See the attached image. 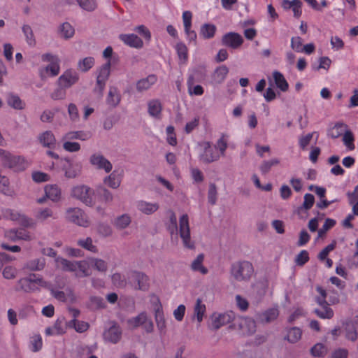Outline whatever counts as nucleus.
<instances>
[{
  "instance_id": "nucleus-1",
  "label": "nucleus",
  "mask_w": 358,
  "mask_h": 358,
  "mask_svg": "<svg viewBox=\"0 0 358 358\" xmlns=\"http://www.w3.org/2000/svg\"><path fill=\"white\" fill-rule=\"evenodd\" d=\"M55 262L58 268L65 271L73 272L78 278L90 276L92 274L90 258L71 262L62 257H57Z\"/></svg>"
},
{
  "instance_id": "nucleus-2",
  "label": "nucleus",
  "mask_w": 358,
  "mask_h": 358,
  "mask_svg": "<svg viewBox=\"0 0 358 358\" xmlns=\"http://www.w3.org/2000/svg\"><path fill=\"white\" fill-rule=\"evenodd\" d=\"M43 62H48V64L39 67L38 73L41 80L48 78H54L60 72V59L56 55L52 53H44L41 57Z\"/></svg>"
},
{
  "instance_id": "nucleus-3",
  "label": "nucleus",
  "mask_w": 358,
  "mask_h": 358,
  "mask_svg": "<svg viewBox=\"0 0 358 358\" xmlns=\"http://www.w3.org/2000/svg\"><path fill=\"white\" fill-rule=\"evenodd\" d=\"M20 289L25 292H34L41 288L49 289L50 284L40 275L31 273L20 278L17 282Z\"/></svg>"
},
{
  "instance_id": "nucleus-4",
  "label": "nucleus",
  "mask_w": 358,
  "mask_h": 358,
  "mask_svg": "<svg viewBox=\"0 0 358 358\" xmlns=\"http://www.w3.org/2000/svg\"><path fill=\"white\" fill-rule=\"evenodd\" d=\"M0 159L3 167L14 171H22L28 166V163L23 157L13 155L3 149H0Z\"/></svg>"
},
{
  "instance_id": "nucleus-5",
  "label": "nucleus",
  "mask_w": 358,
  "mask_h": 358,
  "mask_svg": "<svg viewBox=\"0 0 358 358\" xmlns=\"http://www.w3.org/2000/svg\"><path fill=\"white\" fill-rule=\"evenodd\" d=\"M230 273L236 281H248L254 273V268L248 261H239L232 264Z\"/></svg>"
},
{
  "instance_id": "nucleus-6",
  "label": "nucleus",
  "mask_w": 358,
  "mask_h": 358,
  "mask_svg": "<svg viewBox=\"0 0 358 358\" xmlns=\"http://www.w3.org/2000/svg\"><path fill=\"white\" fill-rule=\"evenodd\" d=\"M71 196L87 206L92 207L96 204L95 191L86 185L73 186L71 191Z\"/></svg>"
},
{
  "instance_id": "nucleus-7",
  "label": "nucleus",
  "mask_w": 358,
  "mask_h": 358,
  "mask_svg": "<svg viewBox=\"0 0 358 358\" xmlns=\"http://www.w3.org/2000/svg\"><path fill=\"white\" fill-rule=\"evenodd\" d=\"M111 62L108 60L104 64L97 69L96 85L94 92L101 96L105 89L106 82L110 74Z\"/></svg>"
},
{
  "instance_id": "nucleus-8",
  "label": "nucleus",
  "mask_w": 358,
  "mask_h": 358,
  "mask_svg": "<svg viewBox=\"0 0 358 358\" xmlns=\"http://www.w3.org/2000/svg\"><path fill=\"white\" fill-rule=\"evenodd\" d=\"M316 290L320 294L316 297V302L322 307V309H315V314L322 319H330L334 316L333 310L329 306L327 299L326 290L320 286H317Z\"/></svg>"
},
{
  "instance_id": "nucleus-9",
  "label": "nucleus",
  "mask_w": 358,
  "mask_h": 358,
  "mask_svg": "<svg viewBox=\"0 0 358 358\" xmlns=\"http://www.w3.org/2000/svg\"><path fill=\"white\" fill-rule=\"evenodd\" d=\"M66 219L75 224L88 227L90 221L87 215L80 208H69L66 211Z\"/></svg>"
},
{
  "instance_id": "nucleus-10",
  "label": "nucleus",
  "mask_w": 358,
  "mask_h": 358,
  "mask_svg": "<svg viewBox=\"0 0 358 358\" xmlns=\"http://www.w3.org/2000/svg\"><path fill=\"white\" fill-rule=\"evenodd\" d=\"M199 147L201 150L199 159L203 163L209 164L220 159V154L210 142H202L199 144Z\"/></svg>"
},
{
  "instance_id": "nucleus-11",
  "label": "nucleus",
  "mask_w": 358,
  "mask_h": 358,
  "mask_svg": "<svg viewBox=\"0 0 358 358\" xmlns=\"http://www.w3.org/2000/svg\"><path fill=\"white\" fill-rule=\"evenodd\" d=\"M1 212L3 217L17 222V223L22 227L31 228L35 227L36 225L35 222L32 219L15 210L6 208L2 210Z\"/></svg>"
},
{
  "instance_id": "nucleus-12",
  "label": "nucleus",
  "mask_w": 358,
  "mask_h": 358,
  "mask_svg": "<svg viewBox=\"0 0 358 358\" xmlns=\"http://www.w3.org/2000/svg\"><path fill=\"white\" fill-rule=\"evenodd\" d=\"M179 234L184 246L187 248H193L194 243L191 241L189 217L187 214H184L180 217Z\"/></svg>"
},
{
  "instance_id": "nucleus-13",
  "label": "nucleus",
  "mask_w": 358,
  "mask_h": 358,
  "mask_svg": "<svg viewBox=\"0 0 358 358\" xmlns=\"http://www.w3.org/2000/svg\"><path fill=\"white\" fill-rule=\"evenodd\" d=\"M89 162L92 167L97 170H103L106 173H110L113 169L110 162L99 152L92 154Z\"/></svg>"
},
{
  "instance_id": "nucleus-14",
  "label": "nucleus",
  "mask_w": 358,
  "mask_h": 358,
  "mask_svg": "<svg viewBox=\"0 0 358 358\" xmlns=\"http://www.w3.org/2000/svg\"><path fill=\"white\" fill-rule=\"evenodd\" d=\"M127 324L129 328L135 329L142 326L147 332H151L153 330V323L148 317L145 312H142L137 316L131 317L127 320Z\"/></svg>"
},
{
  "instance_id": "nucleus-15",
  "label": "nucleus",
  "mask_w": 358,
  "mask_h": 358,
  "mask_svg": "<svg viewBox=\"0 0 358 358\" xmlns=\"http://www.w3.org/2000/svg\"><path fill=\"white\" fill-rule=\"evenodd\" d=\"M78 73L72 69H66L58 78L57 83L58 86L68 89L76 85L79 80Z\"/></svg>"
},
{
  "instance_id": "nucleus-16",
  "label": "nucleus",
  "mask_w": 358,
  "mask_h": 358,
  "mask_svg": "<svg viewBox=\"0 0 358 358\" xmlns=\"http://www.w3.org/2000/svg\"><path fill=\"white\" fill-rule=\"evenodd\" d=\"M234 327H238L243 335H251L256 331L255 321L247 317H239L236 319Z\"/></svg>"
},
{
  "instance_id": "nucleus-17",
  "label": "nucleus",
  "mask_w": 358,
  "mask_h": 358,
  "mask_svg": "<svg viewBox=\"0 0 358 358\" xmlns=\"http://www.w3.org/2000/svg\"><path fill=\"white\" fill-rule=\"evenodd\" d=\"M132 285L136 289L147 291L150 287L149 277L144 273L134 271L130 275Z\"/></svg>"
},
{
  "instance_id": "nucleus-18",
  "label": "nucleus",
  "mask_w": 358,
  "mask_h": 358,
  "mask_svg": "<svg viewBox=\"0 0 358 358\" xmlns=\"http://www.w3.org/2000/svg\"><path fill=\"white\" fill-rule=\"evenodd\" d=\"M235 320V313L232 311L223 313H215L211 316V324L214 329H218L221 327L229 324Z\"/></svg>"
},
{
  "instance_id": "nucleus-19",
  "label": "nucleus",
  "mask_w": 358,
  "mask_h": 358,
  "mask_svg": "<svg viewBox=\"0 0 358 358\" xmlns=\"http://www.w3.org/2000/svg\"><path fill=\"white\" fill-rule=\"evenodd\" d=\"M62 171L64 176L69 179L75 178L81 173V166L78 163H74L69 159H64L62 164Z\"/></svg>"
},
{
  "instance_id": "nucleus-20",
  "label": "nucleus",
  "mask_w": 358,
  "mask_h": 358,
  "mask_svg": "<svg viewBox=\"0 0 358 358\" xmlns=\"http://www.w3.org/2000/svg\"><path fill=\"white\" fill-rule=\"evenodd\" d=\"M243 43V38L238 33L229 32L224 34L222 39V45L228 46L233 49L239 48Z\"/></svg>"
},
{
  "instance_id": "nucleus-21",
  "label": "nucleus",
  "mask_w": 358,
  "mask_h": 358,
  "mask_svg": "<svg viewBox=\"0 0 358 358\" xmlns=\"http://www.w3.org/2000/svg\"><path fill=\"white\" fill-rule=\"evenodd\" d=\"M136 207L141 213L150 215L158 210L159 205L157 202H149L145 200H138L136 202Z\"/></svg>"
},
{
  "instance_id": "nucleus-22",
  "label": "nucleus",
  "mask_w": 358,
  "mask_h": 358,
  "mask_svg": "<svg viewBox=\"0 0 358 358\" xmlns=\"http://www.w3.org/2000/svg\"><path fill=\"white\" fill-rule=\"evenodd\" d=\"M119 38L125 45L129 47L139 49L143 46L142 39L134 34H120Z\"/></svg>"
},
{
  "instance_id": "nucleus-23",
  "label": "nucleus",
  "mask_w": 358,
  "mask_h": 358,
  "mask_svg": "<svg viewBox=\"0 0 358 358\" xmlns=\"http://www.w3.org/2000/svg\"><path fill=\"white\" fill-rule=\"evenodd\" d=\"M285 333L284 339L292 344L299 342L302 336V330L296 327L286 328Z\"/></svg>"
},
{
  "instance_id": "nucleus-24",
  "label": "nucleus",
  "mask_w": 358,
  "mask_h": 358,
  "mask_svg": "<svg viewBox=\"0 0 358 358\" xmlns=\"http://www.w3.org/2000/svg\"><path fill=\"white\" fill-rule=\"evenodd\" d=\"M45 266V259L43 257L29 259L23 266L24 270L29 271H41Z\"/></svg>"
},
{
  "instance_id": "nucleus-25",
  "label": "nucleus",
  "mask_w": 358,
  "mask_h": 358,
  "mask_svg": "<svg viewBox=\"0 0 358 358\" xmlns=\"http://www.w3.org/2000/svg\"><path fill=\"white\" fill-rule=\"evenodd\" d=\"M45 196L52 202H58L62 197L61 189L57 185H47L44 188Z\"/></svg>"
},
{
  "instance_id": "nucleus-26",
  "label": "nucleus",
  "mask_w": 358,
  "mask_h": 358,
  "mask_svg": "<svg viewBox=\"0 0 358 358\" xmlns=\"http://www.w3.org/2000/svg\"><path fill=\"white\" fill-rule=\"evenodd\" d=\"M157 78L154 74H150L146 78L139 80L136 85L138 92H142L149 90L154 84L156 83Z\"/></svg>"
},
{
  "instance_id": "nucleus-27",
  "label": "nucleus",
  "mask_w": 358,
  "mask_h": 358,
  "mask_svg": "<svg viewBox=\"0 0 358 358\" xmlns=\"http://www.w3.org/2000/svg\"><path fill=\"white\" fill-rule=\"evenodd\" d=\"M122 331L120 327L116 324L111 326L104 332V338L113 343H117L121 338Z\"/></svg>"
},
{
  "instance_id": "nucleus-28",
  "label": "nucleus",
  "mask_w": 358,
  "mask_h": 358,
  "mask_svg": "<svg viewBox=\"0 0 358 358\" xmlns=\"http://www.w3.org/2000/svg\"><path fill=\"white\" fill-rule=\"evenodd\" d=\"M162 103L157 99H153L148 103V112L149 115L156 119L162 118Z\"/></svg>"
},
{
  "instance_id": "nucleus-29",
  "label": "nucleus",
  "mask_w": 358,
  "mask_h": 358,
  "mask_svg": "<svg viewBox=\"0 0 358 358\" xmlns=\"http://www.w3.org/2000/svg\"><path fill=\"white\" fill-rule=\"evenodd\" d=\"M204 255L199 254L197 257L192 261L190 268L194 272H198L202 275H206L208 273V269L203 265L204 262Z\"/></svg>"
},
{
  "instance_id": "nucleus-30",
  "label": "nucleus",
  "mask_w": 358,
  "mask_h": 358,
  "mask_svg": "<svg viewBox=\"0 0 358 358\" xmlns=\"http://www.w3.org/2000/svg\"><path fill=\"white\" fill-rule=\"evenodd\" d=\"M194 317L199 323H201L206 315V306L203 300L200 298L196 299L194 306Z\"/></svg>"
},
{
  "instance_id": "nucleus-31",
  "label": "nucleus",
  "mask_w": 358,
  "mask_h": 358,
  "mask_svg": "<svg viewBox=\"0 0 358 358\" xmlns=\"http://www.w3.org/2000/svg\"><path fill=\"white\" fill-rule=\"evenodd\" d=\"M279 315L277 308H271L264 312L257 315V320L263 323H268L275 320Z\"/></svg>"
},
{
  "instance_id": "nucleus-32",
  "label": "nucleus",
  "mask_w": 358,
  "mask_h": 358,
  "mask_svg": "<svg viewBox=\"0 0 358 358\" xmlns=\"http://www.w3.org/2000/svg\"><path fill=\"white\" fill-rule=\"evenodd\" d=\"M131 223V217L128 213L117 216L113 221V226L118 230L127 228Z\"/></svg>"
},
{
  "instance_id": "nucleus-33",
  "label": "nucleus",
  "mask_w": 358,
  "mask_h": 358,
  "mask_svg": "<svg viewBox=\"0 0 358 358\" xmlns=\"http://www.w3.org/2000/svg\"><path fill=\"white\" fill-rule=\"evenodd\" d=\"M92 136V134L89 131H69L65 134L62 138V140H75L78 139L80 141H87Z\"/></svg>"
},
{
  "instance_id": "nucleus-34",
  "label": "nucleus",
  "mask_w": 358,
  "mask_h": 358,
  "mask_svg": "<svg viewBox=\"0 0 358 358\" xmlns=\"http://www.w3.org/2000/svg\"><path fill=\"white\" fill-rule=\"evenodd\" d=\"M39 142L44 146L52 148L56 144V139L54 134L51 131H45L38 136Z\"/></svg>"
},
{
  "instance_id": "nucleus-35",
  "label": "nucleus",
  "mask_w": 358,
  "mask_h": 358,
  "mask_svg": "<svg viewBox=\"0 0 358 358\" xmlns=\"http://www.w3.org/2000/svg\"><path fill=\"white\" fill-rule=\"evenodd\" d=\"M6 101L8 105L15 110H23L26 106L25 102L17 94L13 93L8 94Z\"/></svg>"
},
{
  "instance_id": "nucleus-36",
  "label": "nucleus",
  "mask_w": 358,
  "mask_h": 358,
  "mask_svg": "<svg viewBox=\"0 0 358 358\" xmlns=\"http://www.w3.org/2000/svg\"><path fill=\"white\" fill-rule=\"evenodd\" d=\"M272 75L276 87L282 92H287L289 89V84L283 74L280 71H275Z\"/></svg>"
},
{
  "instance_id": "nucleus-37",
  "label": "nucleus",
  "mask_w": 358,
  "mask_h": 358,
  "mask_svg": "<svg viewBox=\"0 0 358 358\" xmlns=\"http://www.w3.org/2000/svg\"><path fill=\"white\" fill-rule=\"evenodd\" d=\"M103 183L110 188L117 189L121 184V177L114 171L109 176L104 178Z\"/></svg>"
},
{
  "instance_id": "nucleus-38",
  "label": "nucleus",
  "mask_w": 358,
  "mask_h": 358,
  "mask_svg": "<svg viewBox=\"0 0 358 358\" xmlns=\"http://www.w3.org/2000/svg\"><path fill=\"white\" fill-rule=\"evenodd\" d=\"M120 101V94L116 87H111L109 89L108 94L106 98V103L112 107L117 106Z\"/></svg>"
},
{
  "instance_id": "nucleus-39",
  "label": "nucleus",
  "mask_w": 358,
  "mask_h": 358,
  "mask_svg": "<svg viewBox=\"0 0 358 358\" xmlns=\"http://www.w3.org/2000/svg\"><path fill=\"white\" fill-rule=\"evenodd\" d=\"M228 73L229 69L226 66L222 65L217 67L213 74V82L217 84L222 83L225 80Z\"/></svg>"
},
{
  "instance_id": "nucleus-40",
  "label": "nucleus",
  "mask_w": 358,
  "mask_h": 358,
  "mask_svg": "<svg viewBox=\"0 0 358 358\" xmlns=\"http://www.w3.org/2000/svg\"><path fill=\"white\" fill-rule=\"evenodd\" d=\"M342 141L345 146L347 150L352 151L355 149V137L352 132L350 129L345 130L342 136Z\"/></svg>"
},
{
  "instance_id": "nucleus-41",
  "label": "nucleus",
  "mask_w": 358,
  "mask_h": 358,
  "mask_svg": "<svg viewBox=\"0 0 358 358\" xmlns=\"http://www.w3.org/2000/svg\"><path fill=\"white\" fill-rule=\"evenodd\" d=\"M59 34L62 38L69 39L74 36L75 29L69 22H64L59 27Z\"/></svg>"
},
{
  "instance_id": "nucleus-42",
  "label": "nucleus",
  "mask_w": 358,
  "mask_h": 358,
  "mask_svg": "<svg viewBox=\"0 0 358 358\" xmlns=\"http://www.w3.org/2000/svg\"><path fill=\"white\" fill-rule=\"evenodd\" d=\"M216 30L215 24L206 23L201 27L200 34L205 39L212 38L215 36Z\"/></svg>"
},
{
  "instance_id": "nucleus-43",
  "label": "nucleus",
  "mask_w": 358,
  "mask_h": 358,
  "mask_svg": "<svg viewBox=\"0 0 358 358\" xmlns=\"http://www.w3.org/2000/svg\"><path fill=\"white\" fill-rule=\"evenodd\" d=\"M280 163V159L276 157L264 160L259 166V170L262 174H266L271 171L272 167L279 165Z\"/></svg>"
},
{
  "instance_id": "nucleus-44",
  "label": "nucleus",
  "mask_w": 358,
  "mask_h": 358,
  "mask_svg": "<svg viewBox=\"0 0 358 358\" xmlns=\"http://www.w3.org/2000/svg\"><path fill=\"white\" fill-rule=\"evenodd\" d=\"M35 217L36 220L40 222H44L50 218H56L52 210L49 208H42L38 209Z\"/></svg>"
},
{
  "instance_id": "nucleus-45",
  "label": "nucleus",
  "mask_w": 358,
  "mask_h": 358,
  "mask_svg": "<svg viewBox=\"0 0 358 358\" xmlns=\"http://www.w3.org/2000/svg\"><path fill=\"white\" fill-rule=\"evenodd\" d=\"M22 31L25 37L27 43L31 47L35 46L36 41L31 26L29 24H24L22 27Z\"/></svg>"
},
{
  "instance_id": "nucleus-46",
  "label": "nucleus",
  "mask_w": 358,
  "mask_h": 358,
  "mask_svg": "<svg viewBox=\"0 0 358 358\" xmlns=\"http://www.w3.org/2000/svg\"><path fill=\"white\" fill-rule=\"evenodd\" d=\"M95 64L93 57H87L80 59L78 62V69L82 72H87L91 69Z\"/></svg>"
},
{
  "instance_id": "nucleus-47",
  "label": "nucleus",
  "mask_w": 358,
  "mask_h": 358,
  "mask_svg": "<svg viewBox=\"0 0 358 358\" xmlns=\"http://www.w3.org/2000/svg\"><path fill=\"white\" fill-rule=\"evenodd\" d=\"M155 322L157 327L161 334H165L166 332V322L163 311L159 310L155 313Z\"/></svg>"
},
{
  "instance_id": "nucleus-48",
  "label": "nucleus",
  "mask_w": 358,
  "mask_h": 358,
  "mask_svg": "<svg viewBox=\"0 0 358 358\" xmlns=\"http://www.w3.org/2000/svg\"><path fill=\"white\" fill-rule=\"evenodd\" d=\"M180 62L186 63L188 59V49L183 42H178L175 46Z\"/></svg>"
},
{
  "instance_id": "nucleus-49",
  "label": "nucleus",
  "mask_w": 358,
  "mask_h": 358,
  "mask_svg": "<svg viewBox=\"0 0 358 358\" xmlns=\"http://www.w3.org/2000/svg\"><path fill=\"white\" fill-rule=\"evenodd\" d=\"M92 268L100 273H106L108 270V263L100 258L90 257Z\"/></svg>"
},
{
  "instance_id": "nucleus-50",
  "label": "nucleus",
  "mask_w": 358,
  "mask_h": 358,
  "mask_svg": "<svg viewBox=\"0 0 358 358\" xmlns=\"http://www.w3.org/2000/svg\"><path fill=\"white\" fill-rule=\"evenodd\" d=\"M216 150L220 154V157L225 156L226 150L228 148V138L225 135H222L214 145Z\"/></svg>"
},
{
  "instance_id": "nucleus-51",
  "label": "nucleus",
  "mask_w": 358,
  "mask_h": 358,
  "mask_svg": "<svg viewBox=\"0 0 358 358\" xmlns=\"http://www.w3.org/2000/svg\"><path fill=\"white\" fill-rule=\"evenodd\" d=\"M266 292V287L264 282H257L252 286L251 294L257 298L261 299Z\"/></svg>"
},
{
  "instance_id": "nucleus-52",
  "label": "nucleus",
  "mask_w": 358,
  "mask_h": 358,
  "mask_svg": "<svg viewBox=\"0 0 358 358\" xmlns=\"http://www.w3.org/2000/svg\"><path fill=\"white\" fill-rule=\"evenodd\" d=\"M346 129H348V125L344 123L339 122L336 124L334 127L330 129L329 135L332 138H337L341 136H343L345 130Z\"/></svg>"
},
{
  "instance_id": "nucleus-53",
  "label": "nucleus",
  "mask_w": 358,
  "mask_h": 358,
  "mask_svg": "<svg viewBox=\"0 0 358 358\" xmlns=\"http://www.w3.org/2000/svg\"><path fill=\"white\" fill-rule=\"evenodd\" d=\"M78 245L92 252L96 253L98 252L97 247L93 244L92 239L90 237L85 239H79L78 241Z\"/></svg>"
},
{
  "instance_id": "nucleus-54",
  "label": "nucleus",
  "mask_w": 358,
  "mask_h": 358,
  "mask_svg": "<svg viewBox=\"0 0 358 358\" xmlns=\"http://www.w3.org/2000/svg\"><path fill=\"white\" fill-rule=\"evenodd\" d=\"M188 92L189 95L201 96L203 94L204 90L201 85H193V78H189L187 80Z\"/></svg>"
},
{
  "instance_id": "nucleus-55",
  "label": "nucleus",
  "mask_w": 358,
  "mask_h": 358,
  "mask_svg": "<svg viewBox=\"0 0 358 358\" xmlns=\"http://www.w3.org/2000/svg\"><path fill=\"white\" fill-rule=\"evenodd\" d=\"M345 337L347 339L355 341L357 338L356 327L352 322H347L345 324Z\"/></svg>"
},
{
  "instance_id": "nucleus-56",
  "label": "nucleus",
  "mask_w": 358,
  "mask_h": 358,
  "mask_svg": "<svg viewBox=\"0 0 358 358\" xmlns=\"http://www.w3.org/2000/svg\"><path fill=\"white\" fill-rule=\"evenodd\" d=\"M43 346L42 338L40 335H34L30 338L29 348L32 352H38L41 350Z\"/></svg>"
},
{
  "instance_id": "nucleus-57",
  "label": "nucleus",
  "mask_w": 358,
  "mask_h": 358,
  "mask_svg": "<svg viewBox=\"0 0 358 358\" xmlns=\"http://www.w3.org/2000/svg\"><path fill=\"white\" fill-rule=\"evenodd\" d=\"M311 355L315 357H324L327 352V348L322 343L315 344L310 350Z\"/></svg>"
},
{
  "instance_id": "nucleus-58",
  "label": "nucleus",
  "mask_w": 358,
  "mask_h": 358,
  "mask_svg": "<svg viewBox=\"0 0 358 358\" xmlns=\"http://www.w3.org/2000/svg\"><path fill=\"white\" fill-rule=\"evenodd\" d=\"M66 88L58 86L50 94V98L54 101L64 100L66 99Z\"/></svg>"
},
{
  "instance_id": "nucleus-59",
  "label": "nucleus",
  "mask_w": 358,
  "mask_h": 358,
  "mask_svg": "<svg viewBox=\"0 0 358 358\" xmlns=\"http://www.w3.org/2000/svg\"><path fill=\"white\" fill-rule=\"evenodd\" d=\"M217 199V191L215 184L210 183L208 191V201L211 205H215Z\"/></svg>"
},
{
  "instance_id": "nucleus-60",
  "label": "nucleus",
  "mask_w": 358,
  "mask_h": 358,
  "mask_svg": "<svg viewBox=\"0 0 358 358\" xmlns=\"http://www.w3.org/2000/svg\"><path fill=\"white\" fill-rule=\"evenodd\" d=\"M111 280L117 287H124L127 284L126 278L120 273H115L111 275Z\"/></svg>"
},
{
  "instance_id": "nucleus-61",
  "label": "nucleus",
  "mask_w": 358,
  "mask_h": 358,
  "mask_svg": "<svg viewBox=\"0 0 358 358\" xmlns=\"http://www.w3.org/2000/svg\"><path fill=\"white\" fill-rule=\"evenodd\" d=\"M336 224V221L331 218H327L321 229L318 231V238H322L326 234L327 231L331 229Z\"/></svg>"
},
{
  "instance_id": "nucleus-62",
  "label": "nucleus",
  "mask_w": 358,
  "mask_h": 358,
  "mask_svg": "<svg viewBox=\"0 0 358 358\" xmlns=\"http://www.w3.org/2000/svg\"><path fill=\"white\" fill-rule=\"evenodd\" d=\"M9 180L6 176L0 177V192L5 195H11L13 191L9 187Z\"/></svg>"
},
{
  "instance_id": "nucleus-63",
  "label": "nucleus",
  "mask_w": 358,
  "mask_h": 358,
  "mask_svg": "<svg viewBox=\"0 0 358 358\" xmlns=\"http://www.w3.org/2000/svg\"><path fill=\"white\" fill-rule=\"evenodd\" d=\"M69 326L73 327L76 331L79 333L85 332L89 328V324L87 322L78 321L75 319L69 322Z\"/></svg>"
},
{
  "instance_id": "nucleus-64",
  "label": "nucleus",
  "mask_w": 358,
  "mask_h": 358,
  "mask_svg": "<svg viewBox=\"0 0 358 358\" xmlns=\"http://www.w3.org/2000/svg\"><path fill=\"white\" fill-rule=\"evenodd\" d=\"M55 333L62 335L66 331L67 324L64 318L58 319L53 325Z\"/></svg>"
}]
</instances>
